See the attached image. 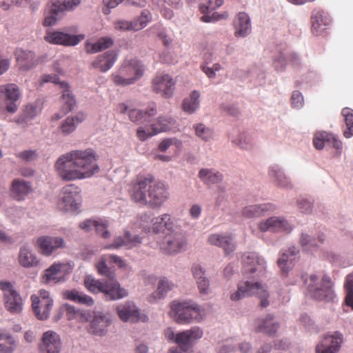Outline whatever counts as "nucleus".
Listing matches in <instances>:
<instances>
[{
    "instance_id": "nucleus-1",
    "label": "nucleus",
    "mask_w": 353,
    "mask_h": 353,
    "mask_svg": "<svg viewBox=\"0 0 353 353\" xmlns=\"http://www.w3.org/2000/svg\"><path fill=\"white\" fill-rule=\"evenodd\" d=\"M95 152L88 148L72 150L61 156L55 163V169L63 181H74L90 178L99 172Z\"/></svg>"
},
{
    "instance_id": "nucleus-2",
    "label": "nucleus",
    "mask_w": 353,
    "mask_h": 353,
    "mask_svg": "<svg viewBox=\"0 0 353 353\" xmlns=\"http://www.w3.org/2000/svg\"><path fill=\"white\" fill-rule=\"evenodd\" d=\"M131 199L140 206L159 208L169 198L167 185L150 174H139L130 186Z\"/></svg>"
},
{
    "instance_id": "nucleus-3",
    "label": "nucleus",
    "mask_w": 353,
    "mask_h": 353,
    "mask_svg": "<svg viewBox=\"0 0 353 353\" xmlns=\"http://www.w3.org/2000/svg\"><path fill=\"white\" fill-rule=\"evenodd\" d=\"M307 294L317 301H330L334 297L331 279L325 274H312L303 276Z\"/></svg>"
},
{
    "instance_id": "nucleus-4",
    "label": "nucleus",
    "mask_w": 353,
    "mask_h": 353,
    "mask_svg": "<svg viewBox=\"0 0 353 353\" xmlns=\"http://www.w3.org/2000/svg\"><path fill=\"white\" fill-rule=\"evenodd\" d=\"M144 72L143 65L136 59H125L111 79L116 85L127 86L134 83Z\"/></svg>"
},
{
    "instance_id": "nucleus-5",
    "label": "nucleus",
    "mask_w": 353,
    "mask_h": 353,
    "mask_svg": "<svg viewBox=\"0 0 353 353\" xmlns=\"http://www.w3.org/2000/svg\"><path fill=\"white\" fill-rule=\"evenodd\" d=\"M170 316L179 324L190 323L193 320L199 321L203 316L200 310L189 302L173 301L170 305Z\"/></svg>"
},
{
    "instance_id": "nucleus-6",
    "label": "nucleus",
    "mask_w": 353,
    "mask_h": 353,
    "mask_svg": "<svg viewBox=\"0 0 353 353\" xmlns=\"http://www.w3.org/2000/svg\"><path fill=\"white\" fill-rule=\"evenodd\" d=\"M256 295L261 299V306L266 307L269 305L268 298L269 294L266 289L258 282L244 281L239 283L238 290L236 292L231 294L232 301H238L246 296Z\"/></svg>"
},
{
    "instance_id": "nucleus-7",
    "label": "nucleus",
    "mask_w": 353,
    "mask_h": 353,
    "mask_svg": "<svg viewBox=\"0 0 353 353\" xmlns=\"http://www.w3.org/2000/svg\"><path fill=\"white\" fill-rule=\"evenodd\" d=\"M5 308L11 314H20L23 310V301L20 294L9 281H1Z\"/></svg>"
},
{
    "instance_id": "nucleus-8",
    "label": "nucleus",
    "mask_w": 353,
    "mask_h": 353,
    "mask_svg": "<svg viewBox=\"0 0 353 353\" xmlns=\"http://www.w3.org/2000/svg\"><path fill=\"white\" fill-rule=\"evenodd\" d=\"M202 330L198 327H193L190 330L180 332L176 334L175 343L178 347L171 348L170 353H181L190 351L193 345L203 337Z\"/></svg>"
},
{
    "instance_id": "nucleus-9",
    "label": "nucleus",
    "mask_w": 353,
    "mask_h": 353,
    "mask_svg": "<svg viewBox=\"0 0 353 353\" xmlns=\"http://www.w3.org/2000/svg\"><path fill=\"white\" fill-rule=\"evenodd\" d=\"M143 229L145 232H152L155 234L168 233L172 231L173 221L168 214L150 219L148 214H143Z\"/></svg>"
},
{
    "instance_id": "nucleus-10",
    "label": "nucleus",
    "mask_w": 353,
    "mask_h": 353,
    "mask_svg": "<svg viewBox=\"0 0 353 353\" xmlns=\"http://www.w3.org/2000/svg\"><path fill=\"white\" fill-rule=\"evenodd\" d=\"M174 123V121L171 117L159 116L147 129L142 126L139 127L137 130V138L141 141H144L150 137L168 130Z\"/></svg>"
},
{
    "instance_id": "nucleus-11",
    "label": "nucleus",
    "mask_w": 353,
    "mask_h": 353,
    "mask_svg": "<svg viewBox=\"0 0 353 353\" xmlns=\"http://www.w3.org/2000/svg\"><path fill=\"white\" fill-rule=\"evenodd\" d=\"M80 188L74 185L70 184L63 188V196L58 202V207L64 211L76 212L79 209L81 205Z\"/></svg>"
},
{
    "instance_id": "nucleus-12",
    "label": "nucleus",
    "mask_w": 353,
    "mask_h": 353,
    "mask_svg": "<svg viewBox=\"0 0 353 353\" xmlns=\"http://www.w3.org/2000/svg\"><path fill=\"white\" fill-rule=\"evenodd\" d=\"M32 308L39 320H46L49 316L53 306V301L50 296L49 292L41 290L39 292V296L32 295Z\"/></svg>"
},
{
    "instance_id": "nucleus-13",
    "label": "nucleus",
    "mask_w": 353,
    "mask_h": 353,
    "mask_svg": "<svg viewBox=\"0 0 353 353\" xmlns=\"http://www.w3.org/2000/svg\"><path fill=\"white\" fill-rule=\"evenodd\" d=\"M80 3L81 0L52 1L49 15L45 17L43 23V26H51L54 25L60 14L65 11L73 10Z\"/></svg>"
},
{
    "instance_id": "nucleus-14",
    "label": "nucleus",
    "mask_w": 353,
    "mask_h": 353,
    "mask_svg": "<svg viewBox=\"0 0 353 353\" xmlns=\"http://www.w3.org/2000/svg\"><path fill=\"white\" fill-rule=\"evenodd\" d=\"M21 92L19 87L14 83H8L0 85V98L6 103V110L14 113L18 110L16 102L19 100Z\"/></svg>"
},
{
    "instance_id": "nucleus-15",
    "label": "nucleus",
    "mask_w": 353,
    "mask_h": 353,
    "mask_svg": "<svg viewBox=\"0 0 353 353\" xmlns=\"http://www.w3.org/2000/svg\"><path fill=\"white\" fill-rule=\"evenodd\" d=\"M175 88V81L170 75L159 73L152 80V90L165 98L172 96Z\"/></svg>"
},
{
    "instance_id": "nucleus-16",
    "label": "nucleus",
    "mask_w": 353,
    "mask_h": 353,
    "mask_svg": "<svg viewBox=\"0 0 353 353\" xmlns=\"http://www.w3.org/2000/svg\"><path fill=\"white\" fill-rule=\"evenodd\" d=\"M150 19V12L145 10L141 16L132 21L119 20L114 22V28L121 31H138L144 28Z\"/></svg>"
},
{
    "instance_id": "nucleus-17",
    "label": "nucleus",
    "mask_w": 353,
    "mask_h": 353,
    "mask_svg": "<svg viewBox=\"0 0 353 353\" xmlns=\"http://www.w3.org/2000/svg\"><path fill=\"white\" fill-rule=\"evenodd\" d=\"M185 245L186 240L183 235L179 232H174L172 230L164 236L160 247L165 253L174 254L181 251Z\"/></svg>"
},
{
    "instance_id": "nucleus-18",
    "label": "nucleus",
    "mask_w": 353,
    "mask_h": 353,
    "mask_svg": "<svg viewBox=\"0 0 353 353\" xmlns=\"http://www.w3.org/2000/svg\"><path fill=\"white\" fill-rule=\"evenodd\" d=\"M83 320L90 323L88 330L90 333L101 336L105 334L107 327L110 325L109 319L101 313H93L92 315L89 312H84L82 314Z\"/></svg>"
},
{
    "instance_id": "nucleus-19",
    "label": "nucleus",
    "mask_w": 353,
    "mask_h": 353,
    "mask_svg": "<svg viewBox=\"0 0 353 353\" xmlns=\"http://www.w3.org/2000/svg\"><path fill=\"white\" fill-rule=\"evenodd\" d=\"M83 39V34L71 35L61 31L48 32L44 37L50 43L65 46H76Z\"/></svg>"
},
{
    "instance_id": "nucleus-20",
    "label": "nucleus",
    "mask_w": 353,
    "mask_h": 353,
    "mask_svg": "<svg viewBox=\"0 0 353 353\" xmlns=\"http://www.w3.org/2000/svg\"><path fill=\"white\" fill-rule=\"evenodd\" d=\"M244 274L258 272L262 274L265 270V262L255 252H247L242 256Z\"/></svg>"
},
{
    "instance_id": "nucleus-21",
    "label": "nucleus",
    "mask_w": 353,
    "mask_h": 353,
    "mask_svg": "<svg viewBox=\"0 0 353 353\" xmlns=\"http://www.w3.org/2000/svg\"><path fill=\"white\" fill-rule=\"evenodd\" d=\"M261 232L271 231L274 232H284L289 233L292 231L291 225L283 217L272 216L265 221H261L258 225Z\"/></svg>"
},
{
    "instance_id": "nucleus-22",
    "label": "nucleus",
    "mask_w": 353,
    "mask_h": 353,
    "mask_svg": "<svg viewBox=\"0 0 353 353\" xmlns=\"http://www.w3.org/2000/svg\"><path fill=\"white\" fill-rule=\"evenodd\" d=\"M117 311L120 319L124 322L132 323L138 321H146L148 316L139 313L138 309L133 303L126 302L117 307Z\"/></svg>"
},
{
    "instance_id": "nucleus-23",
    "label": "nucleus",
    "mask_w": 353,
    "mask_h": 353,
    "mask_svg": "<svg viewBox=\"0 0 353 353\" xmlns=\"http://www.w3.org/2000/svg\"><path fill=\"white\" fill-rule=\"evenodd\" d=\"M108 279L104 281L103 292L108 300H118L128 296L125 289L121 287L119 282L112 276H106Z\"/></svg>"
},
{
    "instance_id": "nucleus-24",
    "label": "nucleus",
    "mask_w": 353,
    "mask_h": 353,
    "mask_svg": "<svg viewBox=\"0 0 353 353\" xmlns=\"http://www.w3.org/2000/svg\"><path fill=\"white\" fill-rule=\"evenodd\" d=\"M41 253L45 256H50L59 248L65 246V241L61 237L43 236L37 241Z\"/></svg>"
},
{
    "instance_id": "nucleus-25",
    "label": "nucleus",
    "mask_w": 353,
    "mask_h": 353,
    "mask_svg": "<svg viewBox=\"0 0 353 353\" xmlns=\"http://www.w3.org/2000/svg\"><path fill=\"white\" fill-rule=\"evenodd\" d=\"M67 264L54 263L45 270L42 276V282L44 283H57L63 279L68 272Z\"/></svg>"
},
{
    "instance_id": "nucleus-26",
    "label": "nucleus",
    "mask_w": 353,
    "mask_h": 353,
    "mask_svg": "<svg viewBox=\"0 0 353 353\" xmlns=\"http://www.w3.org/2000/svg\"><path fill=\"white\" fill-rule=\"evenodd\" d=\"M208 242L222 248L225 254L233 252L236 248L234 239L229 234H212L208 236Z\"/></svg>"
},
{
    "instance_id": "nucleus-27",
    "label": "nucleus",
    "mask_w": 353,
    "mask_h": 353,
    "mask_svg": "<svg viewBox=\"0 0 353 353\" xmlns=\"http://www.w3.org/2000/svg\"><path fill=\"white\" fill-rule=\"evenodd\" d=\"M342 335L336 333L334 335L325 336L316 345V353H336L342 343Z\"/></svg>"
},
{
    "instance_id": "nucleus-28",
    "label": "nucleus",
    "mask_w": 353,
    "mask_h": 353,
    "mask_svg": "<svg viewBox=\"0 0 353 353\" xmlns=\"http://www.w3.org/2000/svg\"><path fill=\"white\" fill-rule=\"evenodd\" d=\"M313 144L317 150L323 149L325 144L330 145L337 150H341L343 146L342 142L336 135L325 131L318 132L314 134Z\"/></svg>"
},
{
    "instance_id": "nucleus-29",
    "label": "nucleus",
    "mask_w": 353,
    "mask_h": 353,
    "mask_svg": "<svg viewBox=\"0 0 353 353\" xmlns=\"http://www.w3.org/2000/svg\"><path fill=\"white\" fill-rule=\"evenodd\" d=\"M117 59V54L114 50H109L98 55L92 63V68L101 72L109 70Z\"/></svg>"
},
{
    "instance_id": "nucleus-30",
    "label": "nucleus",
    "mask_w": 353,
    "mask_h": 353,
    "mask_svg": "<svg viewBox=\"0 0 353 353\" xmlns=\"http://www.w3.org/2000/svg\"><path fill=\"white\" fill-rule=\"evenodd\" d=\"M40 347L43 353H59L61 348L59 336L53 331L46 332L43 335Z\"/></svg>"
},
{
    "instance_id": "nucleus-31",
    "label": "nucleus",
    "mask_w": 353,
    "mask_h": 353,
    "mask_svg": "<svg viewBox=\"0 0 353 353\" xmlns=\"http://www.w3.org/2000/svg\"><path fill=\"white\" fill-rule=\"evenodd\" d=\"M157 108L154 105H149L145 110L131 109L128 117L131 121L137 123H150L157 114Z\"/></svg>"
},
{
    "instance_id": "nucleus-32",
    "label": "nucleus",
    "mask_w": 353,
    "mask_h": 353,
    "mask_svg": "<svg viewBox=\"0 0 353 353\" xmlns=\"http://www.w3.org/2000/svg\"><path fill=\"white\" fill-rule=\"evenodd\" d=\"M107 263H115L119 268H123L125 265V261L121 257L116 255H104L101 256L97 263L96 268L99 274L105 276L114 275L113 272L108 267Z\"/></svg>"
},
{
    "instance_id": "nucleus-33",
    "label": "nucleus",
    "mask_w": 353,
    "mask_h": 353,
    "mask_svg": "<svg viewBox=\"0 0 353 353\" xmlns=\"http://www.w3.org/2000/svg\"><path fill=\"white\" fill-rule=\"evenodd\" d=\"M331 23L330 16L325 12L314 10L311 16V30L314 34H320Z\"/></svg>"
},
{
    "instance_id": "nucleus-34",
    "label": "nucleus",
    "mask_w": 353,
    "mask_h": 353,
    "mask_svg": "<svg viewBox=\"0 0 353 353\" xmlns=\"http://www.w3.org/2000/svg\"><path fill=\"white\" fill-rule=\"evenodd\" d=\"M14 55L18 66L23 70H30L37 64L35 54L32 51L17 49Z\"/></svg>"
},
{
    "instance_id": "nucleus-35",
    "label": "nucleus",
    "mask_w": 353,
    "mask_h": 353,
    "mask_svg": "<svg viewBox=\"0 0 353 353\" xmlns=\"http://www.w3.org/2000/svg\"><path fill=\"white\" fill-rule=\"evenodd\" d=\"M274 205L270 203L259 205H250L243 208L241 214L245 218L252 219L264 216L268 212H273Z\"/></svg>"
},
{
    "instance_id": "nucleus-36",
    "label": "nucleus",
    "mask_w": 353,
    "mask_h": 353,
    "mask_svg": "<svg viewBox=\"0 0 353 353\" xmlns=\"http://www.w3.org/2000/svg\"><path fill=\"white\" fill-rule=\"evenodd\" d=\"M108 225V221L105 219H88L80 224V228L85 231H90L92 228H94L99 235L103 239H108L110 236V232L107 230Z\"/></svg>"
},
{
    "instance_id": "nucleus-37",
    "label": "nucleus",
    "mask_w": 353,
    "mask_h": 353,
    "mask_svg": "<svg viewBox=\"0 0 353 353\" xmlns=\"http://www.w3.org/2000/svg\"><path fill=\"white\" fill-rule=\"evenodd\" d=\"M234 35L244 37L250 34L251 30L250 19L245 12H239L234 20Z\"/></svg>"
},
{
    "instance_id": "nucleus-38",
    "label": "nucleus",
    "mask_w": 353,
    "mask_h": 353,
    "mask_svg": "<svg viewBox=\"0 0 353 353\" xmlns=\"http://www.w3.org/2000/svg\"><path fill=\"white\" fill-rule=\"evenodd\" d=\"M31 191L32 188L30 183L23 180L14 179L12 183L10 194L15 200H23Z\"/></svg>"
},
{
    "instance_id": "nucleus-39",
    "label": "nucleus",
    "mask_w": 353,
    "mask_h": 353,
    "mask_svg": "<svg viewBox=\"0 0 353 353\" xmlns=\"http://www.w3.org/2000/svg\"><path fill=\"white\" fill-rule=\"evenodd\" d=\"M141 243V239L138 235H134L132 236L130 232H126L123 237H118L114 239V243L105 248L110 249H118L122 246L125 247L128 249L132 248Z\"/></svg>"
},
{
    "instance_id": "nucleus-40",
    "label": "nucleus",
    "mask_w": 353,
    "mask_h": 353,
    "mask_svg": "<svg viewBox=\"0 0 353 353\" xmlns=\"http://www.w3.org/2000/svg\"><path fill=\"white\" fill-rule=\"evenodd\" d=\"M86 118V115L83 112H78L75 116L68 117L61 124L59 128L61 132L65 134H69L73 132L77 126L82 123Z\"/></svg>"
},
{
    "instance_id": "nucleus-41",
    "label": "nucleus",
    "mask_w": 353,
    "mask_h": 353,
    "mask_svg": "<svg viewBox=\"0 0 353 353\" xmlns=\"http://www.w3.org/2000/svg\"><path fill=\"white\" fill-rule=\"evenodd\" d=\"M60 88L63 90L61 96L62 111H63V114H68L74 109L76 100L71 93L68 83H61Z\"/></svg>"
},
{
    "instance_id": "nucleus-42",
    "label": "nucleus",
    "mask_w": 353,
    "mask_h": 353,
    "mask_svg": "<svg viewBox=\"0 0 353 353\" xmlns=\"http://www.w3.org/2000/svg\"><path fill=\"white\" fill-rule=\"evenodd\" d=\"M18 261L19 264L24 268L35 267L39 263V260L34 254L26 246L20 248Z\"/></svg>"
},
{
    "instance_id": "nucleus-43",
    "label": "nucleus",
    "mask_w": 353,
    "mask_h": 353,
    "mask_svg": "<svg viewBox=\"0 0 353 353\" xmlns=\"http://www.w3.org/2000/svg\"><path fill=\"white\" fill-rule=\"evenodd\" d=\"M279 328V324L273 322V316L268 315L265 319L256 321V330L268 335H273Z\"/></svg>"
},
{
    "instance_id": "nucleus-44",
    "label": "nucleus",
    "mask_w": 353,
    "mask_h": 353,
    "mask_svg": "<svg viewBox=\"0 0 353 353\" xmlns=\"http://www.w3.org/2000/svg\"><path fill=\"white\" fill-rule=\"evenodd\" d=\"M174 286V285L170 282L167 279H161L159 281L156 291L149 296V301L152 303L157 300L164 298L167 293L173 289Z\"/></svg>"
},
{
    "instance_id": "nucleus-45",
    "label": "nucleus",
    "mask_w": 353,
    "mask_h": 353,
    "mask_svg": "<svg viewBox=\"0 0 353 353\" xmlns=\"http://www.w3.org/2000/svg\"><path fill=\"white\" fill-rule=\"evenodd\" d=\"M63 294L64 299L80 304H83L87 306H91L94 304V300L92 297L82 292H79L76 290L65 291Z\"/></svg>"
},
{
    "instance_id": "nucleus-46",
    "label": "nucleus",
    "mask_w": 353,
    "mask_h": 353,
    "mask_svg": "<svg viewBox=\"0 0 353 353\" xmlns=\"http://www.w3.org/2000/svg\"><path fill=\"white\" fill-rule=\"evenodd\" d=\"M199 177L206 184H214L220 182L223 176L219 172L211 169H201L199 172Z\"/></svg>"
},
{
    "instance_id": "nucleus-47",
    "label": "nucleus",
    "mask_w": 353,
    "mask_h": 353,
    "mask_svg": "<svg viewBox=\"0 0 353 353\" xmlns=\"http://www.w3.org/2000/svg\"><path fill=\"white\" fill-rule=\"evenodd\" d=\"M113 45V41L109 37L100 38L94 43H87L86 51L88 53H97L110 48Z\"/></svg>"
},
{
    "instance_id": "nucleus-48",
    "label": "nucleus",
    "mask_w": 353,
    "mask_h": 353,
    "mask_svg": "<svg viewBox=\"0 0 353 353\" xmlns=\"http://www.w3.org/2000/svg\"><path fill=\"white\" fill-rule=\"evenodd\" d=\"M296 251L295 248H290L288 251L284 252L281 257L279 259L277 263L281 269L283 273L286 274L288 272V267L296 259Z\"/></svg>"
},
{
    "instance_id": "nucleus-49",
    "label": "nucleus",
    "mask_w": 353,
    "mask_h": 353,
    "mask_svg": "<svg viewBox=\"0 0 353 353\" xmlns=\"http://www.w3.org/2000/svg\"><path fill=\"white\" fill-rule=\"evenodd\" d=\"M200 94L198 91H192L189 97L185 98L183 101V110L189 113H193L199 105Z\"/></svg>"
},
{
    "instance_id": "nucleus-50",
    "label": "nucleus",
    "mask_w": 353,
    "mask_h": 353,
    "mask_svg": "<svg viewBox=\"0 0 353 353\" xmlns=\"http://www.w3.org/2000/svg\"><path fill=\"white\" fill-rule=\"evenodd\" d=\"M15 347V341L11 335L0 332V352L12 353Z\"/></svg>"
},
{
    "instance_id": "nucleus-51",
    "label": "nucleus",
    "mask_w": 353,
    "mask_h": 353,
    "mask_svg": "<svg viewBox=\"0 0 353 353\" xmlns=\"http://www.w3.org/2000/svg\"><path fill=\"white\" fill-rule=\"evenodd\" d=\"M269 175L278 185L288 187L290 184L288 179L278 166H272L270 168Z\"/></svg>"
},
{
    "instance_id": "nucleus-52",
    "label": "nucleus",
    "mask_w": 353,
    "mask_h": 353,
    "mask_svg": "<svg viewBox=\"0 0 353 353\" xmlns=\"http://www.w3.org/2000/svg\"><path fill=\"white\" fill-rule=\"evenodd\" d=\"M269 175L278 185L288 187L290 184L288 179L278 166H272L270 168Z\"/></svg>"
},
{
    "instance_id": "nucleus-53",
    "label": "nucleus",
    "mask_w": 353,
    "mask_h": 353,
    "mask_svg": "<svg viewBox=\"0 0 353 353\" xmlns=\"http://www.w3.org/2000/svg\"><path fill=\"white\" fill-rule=\"evenodd\" d=\"M344 117V121L347 127V130L344 132V136L350 138L353 136V110L349 108H344L341 111Z\"/></svg>"
},
{
    "instance_id": "nucleus-54",
    "label": "nucleus",
    "mask_w": 353,
    "mask_h": 353,
    "mask_svg": "<svg viewBox=\"0 0 353 353\" xmlns=\"http://www.w3.org/2000/svg\"><path fill=\"white\" fill-rule=\"evenodd\" d=\"M85 288L92 293L103 292L104 281L95 279L92 276H86L84 279Z\"/></svg>"
},
{
    "instance_id": "nucleus-55",
    "label": "nucleus",
    "mask_w": 353,
    "mask_h": 353,
    "mask_svg": "<svg viewBox=\"0 0 353 353\" xmlns=\"http://www.w3.org/2000/svg\"><path fill=\"white\" fill-rule=\"evenodd\" d=\"M323 240L321 236H319L317 242L315 239H312L307 234L303 233L300 237L299 242L304 250H309L312 248L318 246V243H322Z\"/></svg>"
},
{
    "instance_id": "nucleus-56",
    "label": "nucleus",
    "mask_w": 353,
    "mask_h": 353,
    "mask_svg": "<svg viewBox=\"0 0 353 353\" xmlns=\"http://www.w3.org/2000/svg\"><path fill=\"white\" fill-rule=\"evenodd\" d=\"M172 145L180 147L181 142L175 138L165 139L159 143V150L161 152H165Z\"/></svg>"
},
{
    "instance_id": "nucleus-57",
    "label": "nucleus",
    "mask_w": 353,
    "mask_h": 353,
    "mask_svg": "<svg viewBox=\"0 0 353 353\" xmlns=\"http://www.w3.org/2000/svg\"><path fill=\"white\" fill-rule=\"evenodd\" d=\"M196 134L203 140L207 141L212 137V132L203 124H199L195 126Z\"/></svg>"
},
{
    "instance_id": "nucleus-58",
    "label": "nucleus",
    "mask_w": 353,
    "mask_h": 353,
    "mask_svg": "<svg viewBox=\"0 0 353 353\" xmlns=\"http://www.w3.org/2000/svg\"><path fill=\"white\" fill-rule=\"evenodd\" d=\"M123 0H103L104 8H103V12L104 14H109L110 9L116 8L119 3Z\"/></svg>"
},
{
    "instance_id": "nucleus-59",
    "label": "nucleus",
    "mask_w": 353,
    "mask_h": 353,
    "mask_svg": "<svg viewBox=\"0 0 353 353\" xmlns=\"http://www.w3.org/2000/svg\"><path fill=\"white\" fill-rule=\"evenodd\" d=\"M223 3V0H208V6L201 5L200 10L202 12H205L209 8L214 10L220 7Z\"/></svg>"
},
{
    "instance_id": "nucleus-60",
    "label": "nucleus",
    "mask_w": 353,
    "mask_h": 353,
    "mask_svg": "<svg viewBox=\"0 0 353 353\" xmlns=\"http://www.w3.org/2000/svg\"><path fill=\"white\" fill-rule=\"evenodd\" d=\"M292 105L294 108L301 107L303 102V97L299 91H294L291 97Z\"/></svg>"
},
{
    "instance_id": "nucleus-61",
    "label": "nucleus",
    "mask_w": 353,
    "mask_h": 353,
    "mask_svg": "<svg viewBox=\"0 0 353 353\" xmlns=\"http://www.w3.org/2000/svg\"><path fill=\"white\" fill-rule=\"evenodd\" d=\"M37 154L35 151L33 150H26L21 152L17 154V157L23 159L27 161H30L35 159Z\"/></svg>"
},
{
    "instance_id": "nucleus-62",
    "label": "nucleus",
    "mask_w": 353,
    "mask_h": 353,
    "mask_svg": "<svg viewBox=\"0 0 353 353\" xmlns=\"http://www.w3.org/2000/svg\"><path fill=\"white\" fill-rule=\"evenodd\" d=\"M199 290L201 293L206 294L209 288V281L205 276L196 280Z\"/></svg>"
},
{
    "instance_id": "nucleus-63",
    "label": "nucleus",
    "mask_w": 353,
    "mask_h": 353,
    "mask_svg": "<svg viewBox=\"0 0 353 353\" xmlns=\"http://www.w3.org/2000/svg\"><path fill=\"white\" fill-rule=\"evenodd\" d=\"M246 139L247 137L245 135L242 134L241 135L239 140L235 139L233 141L239 145L241 148L248 149L251 146L252 143L250 139H248V141Z\"/></svg>"
},
{
    "instance_id": "nucleus-64",
    "label": "nucleus",
    "mask_w": 353,
    "mask_h": 353,
    "mask_svg": "<svg viewBox=\"0 0 353 353\" xmlns=\"http://www.w3.org/2000/svg\"><path fill=\"white\" fill-rule=\"evenodd\" d=\"M192 272L196 281L204 277L205 272L199 265H194L192 268Z\"/></svg>"
}]
</instances>
